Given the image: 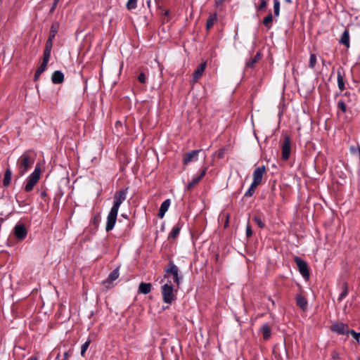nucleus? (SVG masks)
I'll return each instance as SVG.
<instances>
[{
  "mask_svg": "<svg viewBox=\"0 0 360 360\" xmlns=\"http://www.w3.org/2000/svg\"><path fill=\"white\" fill-rule=\"evenodd\" d=\"M348 294V290H347V283L344 284V290L343 292L340 295L338 300H342L345 297H346Z\"/></svg>",
  "mask_w": 360,
  "mask_h": 360,
  "instance_id": "obj_38",
  "label": "nucleus"
},
{
  "mask_svg": "<svg viewBox=\"0 0 360 360\" xmlns=\"http://www.w3.org/2000/svg\"><path fill=\"white\" fill-rule=\"evenodd\" d=\"M316 62H317V60H316V56L315 54L314 53H311L310 55V57H309V67L311 69H313L316 64Z\"/></svg>",
  "mask_w": 360,
  "mask_h": 360,
  "instance_id": "obj_30",
  "label": "nucleus"
},
{
  "mask_svg": "<svg viewBox=\"0 0 360 360\" xmlns=\"http://www.w3.org/2000/svg\"><path fill=\"white\" fill-rule=\"evenodd\" d=\"M41 174V168L37 165L35 167L33 172L27 177V182L25 186V190L27 192H30L33 190L34 186L37 184L39 180Z\"/></svg>",
  "mask_w": 360,
  "mask_h": 360,
  "instance_id": "obj_3",
  "label": "nucleus"
},
{
  "mask_svg": "<svg viewBox=\"0 0 360 360\" xmlns=\"http://www.w3.org/2000/svg\"><path fill=\"white\" fill-rule=\"evenodd\" d=\"M58 27H59V25L58 23H54L51 25L50 34H49V37L50 42H51V41H53V39L56 37V34L58 30Z\"/></svg>",
  "mask_w": 360,
  "mask_h": 360,
  "instance_id": "obj_25",
  "label": "nucleus"
},
{
  "mask_svg": "<svg viewBox=\"0 0 360 360\" xmlns=\"http://www.w3.org/2000/svg\"><path fill=\"white\" fill-rule=\"evenodd\" d=\"M69 356H70V355H69L68 352H65L64 353V359H63V360H68Z\"/></svg>",
  "mask_w": 360,
  "mask_h": 360,
  "instance_id": "obj_45",
  "label": "nucleus"
},
{
  "mask_svg": "<svg viewBox=\"0 0 360 360\" xmlns=\"http://www.w3.org/2000/svg\"><path fill=\"white\" fill-rule=\"evenodd\" d=\"M64 75L62 72L56 70L53 72L51 80L53 84H60L63 82Z\"/></svg>",
  "mask_w": 360,
  "mask_h": 360,
  "instance_id": "obj_16",
  "label": "nucleus"
},
{
  "mask_svg": "<svg viewBox=\"0 0 360 360\" xmlns=\"http://www.w3.org/2000/svg\"><path fill=\"white\" fill-rule=\"evenodd\" d=\"M252 231L251 227H250V226L248 225L246 227V235L248 237H250L252 236Z\"/></svg>",
  "mask_w": 360,
  "mask_h": 360,
  "instance_id": "obj_41",
  "label": "nucleus"
},
{
  "mask_svg": "<svg viewBox=\"0 0 360 360\" xmlns=\"http://www.w3.org/2000/svg\"><path fill=\"white\" fill-rule=\"evenodd\" d=\"M168 14H169V11H165V15H167Z\"/></svg>",
  "mask_w": 360,
  "mask_h": 360,
  "instance_id": "obj_48",
  "label": "nucleus"
},
{
  "mask_svg": "<svg viewBox=\"0 0 360 360\" xmlns=\"http://www.w3.org/2000/svg\"><path fill=\"white\" fill-rule=\"evenodd\" d=\"M273 22V15L271 12L263 19L262 23L264 26H265L267 30H270L271 28Z\"/></svg>",
  "mask_w": 360,
  "mask_h": 360,
  "instance_id": "obj_18",
  "label": "nucleus"
},
{
  "mask_svg": "<svg viewBox=\"0 0 360 360\" xmlns=\"http://www.w3.org/2000/svg\"><path fill=\"white\" fill-rule=\"evenodd\" d=\"M274 13L275 17H278L280 14V1H274Z\"/></svg>",
  "mask_w": 360,
  "mask_h": 360,
  "instance_id": "obj_31",
  "label": "nucleus"
},
{
  "mask_svg": "<svg viewBox=\"0 0 360 360\" xmlns=\"http://www.w3.org/2000/svg\"><path fill=\"white\" fill-rule=\"evenodd\" d=\"M27 360H38V359L36 356H32L29 358Z\"/></svg>",
  "mask_w": 360,
  "mask_h": 360,
  "instance_id": "obj_46",
  "label": "nucleus"
},
{
  "mask_svg": "<svg viewBox=\"0 0 360 360\" xmlns=\"http://www.w3.org/2000/svg\"><path fill=\"white\" fill-rule=\"evenodd\" d=\"M167 274L169 273L172 274L174 282L176 283V285H179V269L178 267L172 262H169V266L165 269Z\"/></svg>",
  "mask_w": 360,
  "mask_h": 360,
  "instance_id": "obj_8",
  "label": "nucleus"
},
{
  "mask_svg": "<svg viewBox=\"0 0 360 360\" xmlns=\"http://www.w3.org/2000/svg\"><path fill=\"white\" fill-rule=\"evenodd\" d=\"M259 59H260V54L257 53L253 59L250 60V61H248L247 63V66H248L250 68H252L254 66L255 63H256L257 62V60Z\"/></svg>",
  "mask_w": 360,
  "mask_h": 360,
  "instance_id": "obj_33",
  "label": "nucleus"
},
{
  "mask_svg": "<svg viewBox=\"0 0 360 360\" xmlns=\"http://www.w3.org/2000/svg\"><path fill=\"white\" fill-rule=\"evenodd\" d=\"M201 152V150H195L190 151L184 154L183 160L185 165H187L190 162L196 161L198 160V154Z\"/></svg>",
  "mask_w": 360,
  "mask_h": 360,
  "instance_id": "obj_11",
  "label": "nucleus"
},
{
  "mask_svg": "<svg viewBox=\"0 0 360 360\" xmlns=\"http://www.w3.org/2000/svg\"><path fill=\"white\" fill-rule=\"evenodd\" d=\"M180 230H181V226L179 225V224H176V226H174L170 233L169 234V238L170 239H175L179 234V232H180Z\"/></svg>",
  "mask_w": 360,
  "mask_h": 360,
  "instance_id": "obj_24",
  "label": "nucleus"
},
{
  "mask_svg": "<svg viewBox=\"0 0 360 360\" xmlns=\"http://www.w3.org/2000/svg\"><path fill=\"white\" fill-rule=\"evenodd\" d=\"M14 233L17 238L24 239L27 236V230L24 224H17L14 228Z\"/></svg>",
  "mask_w": 360,
  "mask_h": 360,
  "instance_id": "obj_12",
  "label": "nucleus"
},
{
  "mask_svg": "<svg viewBox=\"0 0 360 360\" xmlns=\"http://www.w3.org/2000/svg\"><path fill=\"white\" fill-rule=\"evenodd\" d=\"M294 261L296 263L299 271L303 278L308 279L309 277V271L307 264L298 257H295Z\"/></svg>",
  "mask_w": 360,
  "mask_h": 360,
  "instance_id": "obj_5",
  "label": "nucleus"
},
{
  "mask_svg": "<svg viewBox=\"0 0 360 360\" xmlns=\"http://www.w3.org/2000/svg\"><path fill=\"white\" fill-rule=\"evenodd\" d=\"M206 63H202L198 68L194 71L193 74V82L194 83L197 82L198 80L201 77L202 75V73L204 72L205 68H206Z\"/></svg>",
  "mask_w": 360,
  "mask_h": 360,
  "instance_id": "obj_14",
  "label": "nucleus"
},
{
  "mask_svg": "<svg viewBox=\"0 0 360 360\" xmlns=\"http://www.w3.org/2000/svg\"><path fill=\"white\" fill-rule=\"evenodd\" d=\"M217 14L216 13L211 14L207 20L206 28L207 30H210L214 25V24L217 22Z\"/></svg>",
  "mask_w": 360,
  "mask_h": 360,
  "instance_id": "obj_21",
  "label": "nucleus"
},
{
  "mask_svg": "<svg viewBox=\"0 0 360 360\" xmlns=\"http://www.w3.org/2000/svg\"><path fill=\"white\" fill-rule=\"evenodd\" d=\"M359 360H360V359Z\"/></svg>",
  "mask_w": 360,
  "mask_h": 360,
  "instance_id": "obj_52",
  "label": "nucleus"
},
{
  "mask_svg": "<svg viewBox=\"0 0 360 360\" xmlns=\"http://www.w3.org/2000/svg\"><path fill=\"white\" fill-rule=\"evenodd\" d=\"M257 186H254L253 183L251 184L249 189L245 192V197H251L253 193H255V188Z\"/></svg>",
  "mask_w": 360,
  "mask_h": 360,
  "instance_id": "obj_34",
  "label": "nucleus"
},
{
  "mask_svg": "<svg viewBox=\"0 0 360 360\" xmlns=\"http://www.w3.org/2000/svg\"><path fill=\"white\" fill-rule=\"evenodd\" d=\"M226 0H215V3L217 6L221 5Z\"/></svg>",
  "mask_w": 360,
  "mask_h": 360,
  "instance_id": "obj_43",
  "label": "nucleus"
},
{
  "mask_svg": "<svg viewBox=\"0 0 360 360\" xmlns=\"http://www.w3.org/2000/svg\"><path fill=\"white\" fill-rule=\"evenodd\" d=\"M285 1L288 3V4H291L292 3V0H285Z\"/></svg>",
  "mask_w": 360,
  "mask_h": 360,
  "instance_id": "obj_47",
  "label": "nucleus"
},
{
  "mask_svg": "<svg viewBox=\"0 0 360 360\" xmlns=\"http://www.w3.org/2000/svg\"><path fill=\"white\" fill-rule=\"evenodd\" d=\"M349 333L351 334L353 336V338L355 340H356V341L359 342V337H360V333H356V332H355L353 330H350Z\"/></svg>",
  "mask_w": 360,
  "mask_h": 360,
  "instance_id": "obj_40",
  "label": "nucleus"
},
{
  "mask_svg": "<svg viewBox=\"0 0 360 360\" xmlns=\"http://www.w3.org/2000/svg\"><path fill=\"white\" fill-rule=\"evenodd\" d=\"M337 80L339 89L343 91L345 89V83L343 77L340 71L338 72Z\"/></svg>",
  "mask_w": 360,
  "mask_h": 360,
  "instance_id": "obj_27",
  "label": "nucleus"
},
{
  "mask_svg": "<svg viewBox=\"0 0 360 360\" xmlns=\"http://www.w3.org/2000/svg\"><path fill=\"white\" fill-rule=\"evenodd\" d=\"M138 0H128L126 4V7L128 10L135 9L137 6Z\"/></svg>",
  "mask_w": 360,
  "mask_h": 360,
  "instance_id": "obj_29",
  "label": "nucleus"
},
{
  "mask_svg": "<svg viewBox=\"0 0 360 360\" xmlns=\"http://www.w3.org/2000/svg\"><path fill=\"white\" fill-rule=\"evenodd\" d=\"M152 289L150 283L141 282L139 286V292L144 295L148 294Z\"/></svg>",
  "mask_w": 360,
  "mask_h": 360,
  "instance_id": "obj_17",
  "label": "nucleus"
},
{
  "mask_svg": "<svg viewBox=\"0 0 360 360\" xmlns=\"http://www.w3.org/2000/svg\"><path fill=\"white\" fill-rule=\"evenodd\" d=\"M340 43L345 45L347 47L349 46V31L345 30L342 34Z\"/></svg>",
  "mask_w": 360,
  "mask_h": 360,
  "instance_id": "obj_22",
  "label": "nucleus"
},
{
  "mask_svg": "<svg viewBox=\"0 0 360 360\" xmlns=\"http://www.w3.org/2000/svg\"><path fill=\"white\" fill-rule=\"evenodd\" d=\"M337 105L338 109H340L342 113H345L347 112L346 104L342 100L338 101Z\"/></svg>",
  "mask_w": 360,
  "mask_h": 360,
  "instance_id": "obj_32",
  "label": "nucleus"
},
{
  "mask_svg": "<svg viewBox=\"0 0 360 360\" xmlns=\"http://www.w3.org/2000/svg\"><path fill=\"white\" fill-rule=\"evenodd\" d=\"M35 154L31 150L24 152L17 161L19 176L25 175L30 170L35 161Z\"/></svg>",
  "mask_w": 360,
  "mask_h": 360,
  "instance_id": "obj_2",
  "label": "nucleus"
},
{
  "mask_svg": "<svg viewBox=\"0 0 360 360\" xmlns=\"http://www.w3.org/2000/svg\"><path fill=\"white\" fill-rule=\"evenodd\" d=\"M260 1V4L257 7V9L259 10V11H264L266 8V6H267V2L266 0H259Z\"/></svg>",
  "mask_w": 360,
  "mask_h": 360,
  "instance_id": "obj_37",
  "label": "nucleus"
},
{
  "mask_svg": "<svg viewBox=\"0 0 360 360\" xmlns=\"http://www.w3.org/2000/svg\"><path fill=\"white\" fill-rule=\"evenodd\" d=\"M163 301L167 304H172L176 299V293L172 284L168 283L162 286Z\"/></svg>",
  "mask_w": 360,
  "mask_h": 360,
  "instance_id": "obj_4",
  "label": "nucleus"
},
{
  "mask_svg": "<svg viewBox=\"0 0 360 360\" xmlns=\"http://www.w3.org/2000/svg\"><path fill=\"white\" fill-rule=\"evenodd\" d=\"M119 276L120 273L118 269H115L109 274L108 278L103 281V285L106 290L112 287V282L117 280L119 278Z\"/></svg>",
  "mask_w": 360,
  "mask_h": 360,
  "instance_id": "obj_10",
  "label": "nucleus"
},
{
  "mask_svg": "<svg viewBox=\"0 0 360 360\" xmlns=\"http://www.w3.org/2000/svg\"><path fill=\"white\" fill-rule=\"evenodd\" d=\"M206 172H207V167H205L202 169L201 171V173L199 176H194L191 181L189 182L187 185H186V189L188 191H190L192 189V188L196 185L201 179L206 174Z\"/></svg>",
  "mask_w": 360,
  "mask_h": 360,
  "instance_id": "obj_13",
  "label": "nucleus"
},
{
  "mask_svg": "<svg viewBox=\"0 0 360 360\" xmlns=\"http://www.w3.org/2000/svg\"><path fill=\"white\" fill-rule=\"evenodd\" d=\"M48 63H45L44 61H42V63L41 65L38 68L37 70L35 75H34V80H37L39 78V76L45 71L46 69Z\"/></svg>",
  "mask_w": 360,
  "mask_h": 360,
  "instance_id": "obj_19",
  "label": "nucleus"
},
{
  "mask_svg": "<svg viewBox=\"0 0 360 360\" xmlns=\"http://www.w3.org/2000/svg\"><path fill=\"white\" fill-rule=\"evenodd\" d=\"M274 1H276V0H274ZM277 1H280V0H277Z\"/></svg>",
  "mask_w": 360,
  "mask_h": 360,
  "instance_id": "obj_51",
  "label": "nucleus"
},
{
  "mask_svg": "<svg viewBox=\"0 0 360 360\" xmlns=\"http://www.w3.org/2000/svg\"><path fill=\"white\" fill-rule=\"evenodd\" d=\"M170 203H171L170 200L167 199L161 204L160 210H159V213H158V217L162 219L164 217L166 212L168 210V209L169 207Z\"/></svg>",
  "mask_w": 360,
  "mask_h": 360,
  "instance_id": "obj_15",
  "label": "nucleus"
},
{
  "mask_svg": "<svg viewBox=\"0 0 360 360\" xmlns=\"http://www.w3.org/2000/svg\"><path fill=\"white\" fill-rule=\"evenodd\" d=\"M262 333L264 339L267 340L269 338V337L271 335V329L268 324H264L262 326Z\"/></svg>",
  "mask_w": 360,
  "mask_h": 360,
  "instance_id": "obj_26",
  "label": "nucleus"
},
{
  "mask_svg": "<svg viewBox=\"0 0 360 360\" xmlns=\"http://www.w3.org/2000/svg\"><path fill=\"white\" fill-rule=\"evenodd\" d=\"M290 139L288 136L285 135L284 141L282 144V158L284 160H288L290 155Z\"/></svg>",
  "mask_w": 360,
  "mask_h": 360,
  "instance_id": "obj_6",
  "label": "nucleus"
},
{
  "mask_svg": "<svg viewBox=\"0 0 360 360\" xmlns=\"http://www.w3.org/2000/svg\"><path fill=\"white\" fill-rule=\"evenodd\" d=\"M58 3H56V2H53V5H52V7L51 8V12L53 13L56 7V5H57Z\"/></svg>",
  "mask_w": 360,
  "mask_h": 360,
  "instance_id": "obj_44",
  "label": "nucleus"
},
{
  "mask_svg": "<svg viewBox=\"0 0 360 360\" xmlns=\"http://www.w3.org/2000/svg\"><path fill=\"white\" fill-rule=\"evenodd\" d=\"M138 80L139 82H141L142 84H145L147 80L146 75L143 72H141V74H139V75L138 77Z\"/></svg>",
  "mask_w": 360,
  "mask_h": 360,
  "instance_id": "obj_39",
  "label": "nucleus"
},
{
  "mask_svg": "<svg viewBox=\"0 0 360 360\" xmlns=\"http://www.w3.org/2000/svg\"><path fill=\"white\" fill-rule=\"evenodd\" d=\"M59 0H54L53 2L58 3Z\"/></svg>",
  "mask_w": 360,
  "mask_h": 360,
  "instance_id": "obj_49",
  "label": "nucleus"
},
{
  "mask_svg": "<svg viewBox=\"0 0 360 360\" xmlns=\"http://www.w3.org/2000/svg\"><path fill=\"white\" fill-rule=\"evenodd\" d=\"M12 177V172L10 169H7L4 174V177L3 180V184L4 186H8L11 184Z\"/></svg>",
  "mask_w": 360,
  "mask_h": 360,
  "instance_id": "obj_20",
  "label": "nucleus"
},
{
  "mask_svg": "<svg viewBox=\"0 0 360 360\" xmlns=\"http://www.w3.org/2000/svg\"><path fill=\"white\" fill-rule=\"evenodd\" d=\"M265 171L266 169L264 166L258 167L255 169L253 172V180L252 182L254 186H259L261 184Z\"/></svg>",
  "mask_w": 360,
  "mask_h": 360,
  "instance_id": "obj_7",
  "label": "nucleus"
},
{
  "mask_svg": "<svg viewBox=\"0 0 360 360\" xmlns=\"http://www.w3.org/2000/svg\"><path fill=\"white\" fill-rule=\"evenodd\" d=\"M50 56H51V51H49V48L45 49V50L44 51L43 61H44L45 63H49Z\"/></svg>",
  "mask_w": 360,
  "mask_h": 360,
  "instance_id": "obj_36",
  "label": "nucleus"
},
{
  "mask_svg": "<svg viewBox=\"0 0 360 360\" xmlns=\"http://www.w3.org/2000/svg\"><path fill=\"white\" fill-rule=\"evenodd\" d=\"M127 191L128 188H125L115 193L113 205L107 217L106 231H110L114 228L120 206L126 200Z\"/></svg>",
  "mask_w": 360,
  "mask_h": 360,
  "instance_id": "obj_1",
  "label": "nucleus"
},
{
  "mask_svg": "<svg viewBox=\"0 0 360 360\" xmlns=\"http://www.w3.org/2000/svg\"><path fill=\"white\" fill-rule=\"evenodd\" d=\"M296 302L297 304L302 309H305L307 308V301L303 296L297 295L296 297Z\"/></svg>",
  "mask_w": 360,
  "mask_h": 360,
  "instance_id": "obj_23",
  "label": "nucleus"
},
{
  "mask_svg": "<svg viewBox=\"0 0 360 360\" xmlns=\"http://www.w3.org/2000/svg\"><path fill=\"white\" fill-rule=\"evenodd\" d=\"M91 344V340L88 339L81 347V355L85 356V352Z\"/></svg>",
  "mask_w": 360,
  "mask_h": 360,
  "instance_id": "obj_28",
  "label": "nucleus"
},
{
  "mask_svg": "<svg viewBox=\"0 0 360 360\" xmlns=\"http://www.w3.org/2000/svg\"><path fill=\"white\" fill-rule=\"evenodd\" d=\"M253 220L259 227L264 228L265 226L264 222L262 220L260 217L255 216L253 217Z\"/></svg>",
  "mask_w": 360,
  "mask_h": 360,
  "instance_id": "obj_35",
  "label": "nucleus"
},
{
  "mask_svg": "<svg viewBox=\"0 0 360 360\" xmlns=\"http://www.w3.org/2000/svg\"><path fill=\"white\" fill-rule=\"evenodd\" d=\"M52 42H53V41H51V42H50L49 41V39H48V40L46 41V48L45 49H48L49 48V51H51V48H52Z\"/></svg>",
  "mask_w": 360,
  "mask_h": 360,
  "instance_id": "obj_42",
  "label": "nucleus"
},
{
  "mask_svg": "<svg viewBox=\"0 0 360 360\" xmlns=\"http://www.w3.org/2000/svg\"><path fill=\"white\" fill-rule=\"evenodd\" d=\"M331 330L340 335L348 334L350 330L347 324L342 323H336L331 326Z\"/></svg>",
  "mask_w": 360,
  "mask_h": 360,
  "instance_id": "obj_9",
  "label": "nucleus"
},
{
  "mask_svg": "<svg viewBox=\"0 0 360 360\" xmlns=\"http://www.w3.org/2000/svg\"><path fill=\"white\" fill-rule=\"evenodd\" d=\"M322 62H323V65H326V63H325V61L323 60Z\"/></svg>",
  "mask_w": 360,
  "mask_h": 360,
  "instance_id": "obj_50",
  "label": "nucleus"
}]
</instances>
